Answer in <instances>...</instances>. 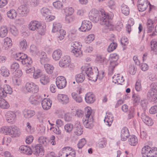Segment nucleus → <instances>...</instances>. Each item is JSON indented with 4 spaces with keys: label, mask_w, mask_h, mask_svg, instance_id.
Returning a JSON list of instances; mask_svg holds the SVG:
<instances>
[{
    "label": "nucleus",
    "mask_w": 157,
    "mask_h": 157,
    "mask_svg": "<svg viewBox=\"0 0 157 157\" xmlns=\"http://www.w3.org/2000/svg\"><path fill=\"white\" fill-rule=\"evenodd\" d=\"M99 11L95 9H92L89 13V16L90 20L95 23L99 21Z\"/></svg>",
    "instance_id": "11"
},
{
    "label": "nucleus",
    "mask_w": 157,
    "mask_h": 157,
    "mask_svg": "<svg viewBox=\"0 0 157 157\" xmlns=\"http://www.w3.org/2000/svg\"><path fill=\"white\" fill-rule=\"evenodd\" d=\"M54 6L57 9H61L63 6V3L60 1H57L53 3Z\"/></svg>",
    "instance_id": "55"
},
{
    "label": "nucleus",
    "mask_w": 157,
    "mask_h": 157,
    "mask_svg": "<svg viewBox=\"0 0 157 157\" xmlns=\"http://www.w3.org/2000/svg\"><path fill=\"white\" fill-rule=\"evenodd\" d=\"M11 129V126H4L1 128L0 129L1 133L5 135H10V132Z\"/></svg>",
    "instance_id": "46"
},
{
    "label": "nucleus",
    "mask_w": 157,
    "mask_h": 157,
    "mask_svg": "<svg viewBox=\"0 0 157 157\" xmlns=\"http://www.w3.org/2000/svg\"><path fill=\"white\" fill-rule=\"evenodd\" d=\"M44 67L46 72L48 74L52 73L54 69L52 65L49 64H45Z\"/></svg>",
    "instance_id": "41"
},
{
    "label": "nucleus",
    "mask_w": 157,
    "mask_h": 157,
    "mask_svg": "<svg viewBox=\"0 0 157 157\" xmlns=\"http://www.w3.org/2000/svg\"><path fill=\"white\" fill-rule=\"evenodd\" d=\"M141 117L144 122L148 126H151L153 124V122L151 119L147 115L145 112L142 113Z\"/></svg>",
    "instance_id": "19"
},
{
    "label": "nucleus",
    "mask_w": 157,
    "mask_h": 157,
    "mask_svg": "<svg viewBox=\"0 0 157 157\" xmlns=\"http://www.w3.org/2000/svg\"><path fill=\"white\" fill-rule=\"evenodd\" d=\"M96 60L99 63L102 64H103L106 62V58L101 56H98L96 58Z\"/></svg>",
    "instance_id": "60"
},
{
    "label": "nucleus",
    "mask_w": 157,
    "mask_h": 157,
    "mask_svg": "<svg viewBox=\"0 0 157 157\" xmlns=\"http://www.w3.org/2000/svg\"><path fill=\"white\" fill-rule=\"evenodd\" d=\"M118 59L119 56L116 54H111L110 55L109 60L110 62L109 69L111 71H113L115 67L118 65Z\"/></svg>",
    "instance_id": "8"
},
{
    "label": "nucleus",
    "mask_w": 157,
    "mask_h": 157,
    "mask_svg": "<svg viewBox=\"0 0 157 157\" xmlns=\"http://www.w3.org/2000/svg\"><path fill=\"white\" fill-rule=\"evenodd\" d=\"M150 5L147 0H138L137 7L139 11L143 12L147 8L148 5Z\"/></svg>",
    "instance_id": "13"
},
{
    "label": "nucleus",
    "mask_w": 157,
    "mask_h": 157,
    "mask_svg": "<svg viewBox=\"0 0 157 157\" xmlns=\"http://www.w3.org/2000/svg\"><path fill=\"white\" fill-rule=\"evenodd\" d=\"M101 14L100 20V24L106 27V29H112L113 25L111 22L110 20L109 19L107 13L104 11H102L101 12Z\"/></svg>",
    "instance_id": "5"
},
{
    "label": "nucleus",
    "mask_w": 157,
    "mask_h": 157,
    "mask_svg": "<svg viewBox=\"0 0 157 157\" xmlns=\"http://www.w3.org/2000/svg\"><path fill=\"white\" fill-rule=\"evenodd\" d=\"M62 26L61 24L58 22H55L53 24V26L52 29V32L53 33H56L59 31L61 29Z\"/></svg>",
    "instance_id": "45"
},
{
    "label": "nucleus",
    "mask_w": 157,
    "mask_h": 157,
    "mask_svg": "<svg viewBox=\"0 0 157 157\" xmlns=\"http://www.w3.org/2000/svg\"><path fill=\"white\" fill-rule=\"evenodd\" d=\"M107 115L105 117L104 121L105 124L110 126L111 125L113 121V117L111 113H106Z\"/></svg>",
    "instance_id": "26"
},
{
    "label": "nucleus",
    "mask_w": 157,
    "mask_h": 157,
    "mask_svg": "<svg viewBox=\"0 0 157 157\" xmlns=\"http://www.w3.org/2000/svg\"><path fill=\"white\" fill-rule=\"evenodd\" d=\"M151 51H152L155 54H157V42L154 40H153L150 42Z\"/></svg>",
    "instance_id": "43"
},
{
    "label": "nucleus",
    "mask_w": 157,
    "mask_h": 157,
    "mask_svg": "<svg viewBox=\"0 0 157 157\" xmlns=\"http://www.w3.org/2000/svg\"><path fill=\"white\" fill-rule=\"evenodd\" d=\"M85 115L82 119V123L84 126L86 128L91 129L94 126V114L92 112L90 107H86L85 109Z\"/></svg>",
    "instance_id": "1"
},
{
    "label": "nucleus",
    "mask_w": 157,
    "mask_h": 157,
    "mask_svg": "<svg viewBox=\"0 0 157 157\" xmlns=\"http://www.w3.org/2000/svg\"><path fill=\"white\" fill-rule=\"evenodd\" d=\"M129 136V133L127 128L124 127L121 130V140L124 141L127 140Z\"/></svg>",
    "instance_id": "23"
},
{
    "label": "nucleus",
    "mask_w": 157,
    "mask_h": 157,
    "mask_svg": "<svg viewBox=\"0 0 157 157\" xmlns=\"http://www.w3.org/2000/svg\"><path fill=\"white\" fill-rule=\"evenodd\" d=\"M113 82L115 83H117L119 84H121V83H123L124 81V79L123 76H117L116 78V76L113 77Z\"/></svg>",
    "instance_id": "40"
},
{
    "label": "nucleus",
    "mask_w": 157,
    "mask_h": 157,
    "mask_svg": "<svg viewBox=\"0 0 157 157\" xmlns=\"http://www.w3.org/2000/svg\"><path fill=\"white\" fill-rule=\"evenodd\" d=\"M157 94V86L155 83H153L151 84V89L147 93V97L149 99L154 101L156 99Z\"/></svg>",
    "instance_id": "9"
},
{
    "label": "nucleus",
    "mask_w": 157,
    "mask_h": 157,
    "mask_svg": "<svg viewBox=\"0 0 157 157\" xmlns=\"http://www.w3.org/2000/svg\"><path fill=\"white\" fill-rule=\"evenodd\" d=\"M71 96L74 100L77 102L80 103L82 101V97L75 92L72 93Z\"/></svg>",
    "instance_id": "38"
},
{
    "label": "nucleus",
    "mask_w": 157,
    "mask_h": 157,
    "mask_svg": "<svg viewBox=\"0 0 157 157\" xmlns=\"http://www.w3.org/2000/svg\"><path fill=\"white\" fill-rule=\"evenodd\" d=\"M65 13L68 16L71 15L74 12V9L71 7H67L63 9Z\"/></svg>",
    "instance_id": "56"
},
{
    "label": "nucleus",
    "mask_w": 157,
    "mask_h": 157,
    "mask_svg": "<svg viewBox=\"0 0 157 157\" xmlns=\"http://www.w3.org/2000/svg\"><path fill=\"white\" fill-rule=\"evenodd\" d=\"M13 90L10 86L6 84H4L3 87L0 89V97L5 98L7 94H11Z\"/></svg>",
    "instance_id": "10"
},
{
    "label": "nucleus",
    "mask_w": 157,
    "mask_h": 157,
    "mask_svg": "<svg viewBox=\"0 0 157 157\" xmlns=\"http://www.w3.org/2000/svg\"><path fill=\"white\" fill-rule=\"evenodd\" d=\"M20 134L21 131L18 128L15 126H11L10 135L11 136L16 137L19 136Z\"/></svg>",
    "instance_id": "20"
},
{
    "label": "nucleus",
    "mask_w": 157,
    "mask_h": 157,
    "mask_svg": "<svg viewBox=\"0 0 157 157\" xmlns=\"http://www.w3.org/2000/svg\"><path fill=\"white\" fill-rule=\"evenodd\" d=\"M133 101L136 103H138L140 102V98L139 95L137 94H134L132 96Z\"/></svg>",
    "instance_id": "64"
},
{
    "label": "nucleus",
    "mask_w": 157,
    "mask_h": 157,
    "mask_svg": "<svg viewBox=\"0 0 157 157\" xmlns=\"http://www.w3.org/2000/svg\"><path fill=\"white\" fill-rule=\"evenodd\" d=\"M92 26V24L90 21L84 20L82 21V25L79 28V29L82 32H86L90 30Z\"/></svg>",
    "instance_id": "15"
},
{
    "label": "nucleus",
    "mask_w": 157,
    "mask_h": 157,
    "mask_svg": "<svg viewBox=\"0 0 157 157\" xmlns=\"http://www.w3.org/2000/svg\"><path fill=\"white\" fill-rule=\"evenodd\" d=\"M37 85L32 82H27L25 85L24 90L25 93H35L39 91Z\"/></svg>",
    "instance_id": "7"
},
{
    "label": "nucleus",
    "mask_w": 157,
    "mask_h": 157,
    "mask_svg": "<svg viewBox=\"0 0 157 157\" xmlns=\"http://www.w3.org/2000/svg\"><path fill=\"white\" fill-rule=\"evenodd\" d=\"M24 116L26 118H31L35 114V112L34 110L25 109L23 112Z\"/></svg>",
    "instance_id": "30"
},
{
    "label": "nucleus",
    "mask_w": 157,
    "mask_h": 157,
    "mask_svg": "<svg viewBox=\"0 0 157 157\" xmlns=\"http://www.w3.org/2000/svg\"><path fill=\"white\" fill-rule=\"evenodd\" d=\"M2 98L0 97V107L2 109H8L10 105L7 101Z\"/></svg>",
    "instance_id": "39"
},
{
    "label": "nucleus",
    "mask_w": 157,
    "mask_h": 157,
    "mask_svg": "<svg viewBox=\"0 0 157 157\" xmlns=\"http://www.w3.org/2000/svg\"><path fill=\"white\" fill-rule=\"evenodd\" d=\"M52 101L47 98H44L41 102V105L43 108L44 110H48L51 107Z\"/></svg>",
    "instance_id": "22"
},
{
    "label": "nucleus",
    "mask_w": 157,
    "mask_h": 157,
    "mask_svg": "<svg viewBox=\"0 0 157 157\" xmlns=\"http://www.w3.org/2000/svg\"><path fill=\"white\" fill-rule=\"evenodd\" d=\"M17 11L21 17H24L27 15L29 13V10L26 5H22L18 8Z\"/></svg>",
    "instance_id": "17"
},
{
    "label": "nucleus",
    "mask_w": 157,
    "mask_h": 157,
    "mask_svg": "<svg viewBox=\"0 0 157 157\" xmlns=\"http://www.w3.org/2000/svg\"><path fill=\"white\" fill-rule=\"evenodd\" d=\"M8 32V29L6 26H2L0 28V36L1 37H5Z\"/></svg>",
    "instance_id": "44"
},
{
    "label": "nucleus",
    "mask_w": 157,
    "mask_h": 157,
    "mask_svg": "<svg viewBox=\"0 0 157 157\" xmlns=\"http://www.w3.org/2000/svg\"><path fill=\"white\" fill-rule=\"evenodd\" d=\"M129 144L133 146L136 145L138 143V139L137 137L134 135H132L130 136L128 140Z\"/></svg>",
    "instance_id": "34"
},
{
    "label": "nucleus",
    "mask_w": 157,
    "mask_h": 157,
    "mask_svg": "<svg viewBox=\"0 0 157 157\" xmlns=\"http://www.w3.org/2000/svg\"><path fill=\"white\" fill-rule=\"evenodd\" d=\"M4 40L3 47L5 49L7 50L9 47L12 46V41L10 38L8 37L6 38Z\"/></svg>",
    "instance_id": "36"
},
{
    "label": "nucleus",
    "mask_w": 157,
    "mask_h": 157,
    "mask_svg": "<svg viewBox=\"0 0 157 157\" xmlns=\"http://www.w3.org/2000/svg\"><path fill=\"white\" fill-rule=\"evenodd\" d=\"M71 62L70 57L68 56L62 57L59 62V65L61 67L66 68L69 65Z\"/></svg>",
    "instance_id": "16"
},
{
    "label": "nucleus",
    "mask_w": 157,
    "mask_h": 157,
    "mask_svg": "<svg viewBox=\"0 0 157 157\" xmlns=\"http://www.w3.org/2000/svg\"><path fill=\"white\" fill-rule=\"evenodd\" d=\"M40 145L44 147L48 145L49 141L46 137L43 136L40 137L38 139Z\"/></svg>",
    "instance_id": "31"
},
{
    "label": "nucleus",
    "mask_w": 157,
    "mask_h": 157,
    "mask_svg": "<svg viewBox=\"0 0 157 157\" xmlns=\"http://www.w3.org/2000/svg\"><path fill=\"white\" fill-rule=\"evenodd\" d=\"M32 63V61L31 58L28 57L25 60V61L23 62L22 64L26 66H28V65H30Z\"/></svg>",
    "instance_id": "62"
},
{
    "label": "nucleus",
    "mask_w": 157,
    "mask_h": 157,
    "mask_svg": "<svg viewBox=\"0 0 157 157\" xmlns=\"http://www.w3.org/2000/svg\"><path fill=\"white\" fill-rule=\"evenodd\" d=\"M29 26L30 30L32 31L36 30L41 35H44L45 32V26H42L38 21H32L29 24Z\"/></svg>",
    "instance_id": "4"
},
{
    "label": "nucleus",
    "mask_w": 157,
    "mask_h": 157,
    "mask_svg": "<svg viewBox=\"0 0 157 157\" xmlns=\"http://www.w3.org/2000/svg\"><path fill=\"white\" fill-rule=\"evenodd\" d=\"M73 128V125L71 123H68L65 125L64 127L65 131L67 133H71Z\"/></svg>",
    "instance_id": "51"
},
{
    "label": "nucleus",
    "mask_w": 157,
    "mask_h": 157,
    "mask_svg": "<svg viewBox=\"0 0 157 157\" xmlns=\"http://www.w3.org/2000/svg\"><path fill=\"white\" fill-rule=\"evenodd\" d=\"M19 151L22 153L28 155H31L32 151L31 148L28 146H21L19 148Z\"/></svg>",
    "instance_id": "24"
},
{
    "label": "nucleus",
    "mask_w": 157,
    "mask_h": 157,
    "mask_svg": "<svg viewBox=\"0 0 157 157\" xmlns=\"http://www.w3.org/2000/svg\"><path fill=\"white\" fill-rule=\"evenodd\" d=\"M6 120L7 122L11 124H14L16 120V113L15 112L9 111L6 114Z\"/></svg>",
    "instance_id": "14"
},
{
    "label": "nucleus",
    "mask_w": 157,
    "mask_h": 157,
    "mask_svg": "<svg viewBox=\"0 0 157 157\" xmlns=\"http://www.w3.org/2000/svg\"><path fill=\"white\" fill-rule=\"evenodd\" d=\"M128 71L130 74L134 75L136 72V68L135 66L131 65L129 67Z\"/></svg>",
    "instance_id": "63"
},
{
    "label": "nucleus",
    "mask_w": 157,
    "mask_h": 157,
    "mask_svg": "<svg viewBox=\"0 0 157 157\" xmlns=\"http://www.w3.org/2000/svg\"><path fill=\"white\" fill-rule=\"evenodd\" d=\"M71 52L76 57H81L82 56V51L81 49L82 45L81 43L74 41L71 44Z\"/></svg>",
    "instance_id": "6"
},
{
    "label": "nucleus",
    "mask_w": 157,
    "mask_h": 157,
    "mask_svg": "<svg viewBox=\"0 0 157 157\" xmlns=\"http://www.w3.org/2000/svg\"><path fill=\"white\" fill-rule=\"evenodd\" d=\"M56 83L57 87L62 89L65 87L67 84V81L64 77L59 76L56 79Z\"/></svg>",
    "instance_id": "12"
},
{
    "label": "nucleus",
    "mask_w": 157,
    "mask_h": 157,
    "mask_svg": "<svg viewBox=\"0 0 157 157\" xmlns=\"http://www.w3.org/2000/svg\"><path fill=\"white\" fill-rule=\"evenodd\" d=\"M27 46V42L25 39H22L19 42V47L20 49L24 51L26 49Z\"/></svg>",
    "instance_id": "48"
},
{
    "label": "nucleus",
    "mask_w": 157,
    "mask_h": 157,
    "mask_svg": "<svg viewBox=\"0 0 157 157\" xmlns=\"http://www.w3.org/2000/svg\"><path fill=\"white\" fill-rule=\"evenodd\" d=\"M41 13L43 16L46 18L48 17V15L51 13L49 9L46 7H43L41 10Z\"/></svg>",
    "instance_id": "50"
},
{
    "label": "nucleus",
    "mask_w": 157,
    "mask_h": 157,
    "mask_svg": "<svg viewBox=\"0 0 157 157\" xmlns=\"http://www.w3.org/2000/svg\"><path fill=\"white\" fill-rule=\"evenodd\" d=\"M1 75L4 77H8L10 74L9 70L5 67L2 66L0 68Z\"/></svg>",
    "instance_id": "35"
},
{
    "label": "nucleus",
    "mask_w": 157,
    "mask_h": 157,
    "mask_svg": "<svg viewBox=\"0 0 157 157\" xmlns=\"http://www.w3.org/2000/svg\"><path fill=\"white\" fill-rule=\"evenodd\" d=\"M44 150L42 147L40 146L39 144L35 145L33 147V152L34 154L36 156L44 155Z\"/></svg>",
    "instance_id": "21"
},
{
    "label": "nucleus",
    "mask_w": 157,
    "mask_h": 157,
    "mask_svg": "<svg viewBox=\"0 0 157 157\" xmlns=\"http://www.w3.org/2000/svg\"><path fill=\"white\" fill-rule=\"evenodd\" d=\"M66 34V32L63 29L60 30L58 33L59 35L58 37V40H61L63 39L64 37V36Z\"/></svg>",
    "instance_id": "57"
},
{
    "label": "nucleus",
    "mask_w": 157,
    "mask_h": 157,
    "mask_svg": "<svg viewBox=\"0 0 157 157\" xmlns=\"http://www.w3.org/2000/svg\"><path fill=\"white\" fill-rule=\"evenodd\" d=\"M62 55V52L61 50L58 49L54 51L52 54V57L55 60H59L61 58Z\"/></svg>",
    "instance_id": "32"
},
{
    "label": "nucleus",
    "mask_w": 157,
    "mask_h": 157,
    "mask_svg": "<svg viewBox=\"0 0 157 157\" xmlns=\"http://www.w3.org/2000/svg\"><path fill=\"white\" fill-rule=\"evenodd\" d=\"M85 100L87 103H92L95 100L94 95L92 93H88L86 95Z\"/></svg>",
    "instance_id": "27"
},
{
    "label": "nucleus",
    "mask_w": 157,
    "mask_h": 157,
    "mask_svg": "<svg viewBox=\"0 0 157 157\" xmlns=\"http://www.w3.org/2000/svg\"><path fill=\"white\" fill-rule=\"evenodd\" d=\"M39 53L40 54V62L41 64L44 63L45 61H47V56L46 53L43 51H39Z\"/></svg>",
    "instance_id": "49"
},
{
    "label": "nucleus",
    "mask_w": 157,
    "mask_h": 157,
    "mask_svg": "<svg viewBox=\"0 0 157 157\" xmlns=\"http://www.w3.org/2000/svg\"><path fill=\"white\" fill-rule=\"evenodd\" d=\"M42 99L39 95H33L30 96L29 101L32 104L36 105L41 101Z\"/></svg>",
    "instance_id": "18"
},
{
    "label": "nucleus",
    "mask_w": 157,
    "mask_h": 157,
    "mask_svg": "<svg viewBox=\"0 0 157 157\" xmlns=\"http://www.w3.org/2000/svg\"><path fill=\"white\" fill-rule=\"evenodd\" d=\"M40 81L42 84L45 85L49 82V80L48 76L42 75L41 77Z\"/></svg>",
    "instance_id": "53"
},
{
    "label": "nucleus",
    "mask_w": 157,
    "mask_h": 157,
    "mask_svg": "<svg viewBox=\"0 0 157 157\" xmlns=\"http://www.w3.org/2000/svg\"><path fill=\"white\" fill-rule=\"evenodd\" d=\"M10 31L15 36H17L18 34V32L17 29L14 26H12L11 27Z\"/></svg>",
    "instance_id": "58"
},
{
    "label": "nucleus",
    "mask_w": 157,
    "mask_h": 157,
    "mask_svg": "<svg viewBox=\"0 0 157 157\" xmlns=\"http://www.w3.org/2000/svg\"><path fill=\"white\" fill-rule=\"evenodd\" d=\"M33 74V77L35 79H37L43 75L42 72L40 70L37 69L34 71Z\"/></svg>",
    "instance_id": "54"
},
{
    "label": "nucleus",
    "mask_w": 157,
    "mask_h": 157,
    "mask_svg": "<svg viewBox=\"0 0 157 157\" xmlns=\"http://www.w3.org/2000/svg\"><path fill=\"white\" fill-rule=\"evenodd\" d=\"M86 141L85 138L81 139L78 144V148H82L86 144Z\"/></svg>",
    "instance_id": "59"
},
{
    "label": "nucleus",
    "mask_w": 157,
    "mask_h": 157,
    "mask_svg": "<svg viewBox=\"0 0 157 157\" xmlns=\"http://www.w3.org/2000/svg\"><path fill=\"white\" fill-rule=\"evenodd\" d=\"M83 132V127L79 122H77L75 124L74 133L78 136L81 135Z\"/></svg>",
    "instance_id": "25"
},
{
    "label": "nucleus",
    "mask_w": 157,
    "mask_h": 157,
    "mask_svg": "<svg viewBox=\"0 0 157 157\" xmlns=\"http://www.w3.org/2000/svg\"><path fill=\"white\" fill-rule=\"evenodd\" d=\"M81 69L82 72L86 74L88 77L89 80L94 82L97 80L98 73L97 68L96 67V68H94L92 69L90 66L85 65L84 66H82Z\"/></svg>",
    "instance_id": "2"
},
{
    "label": "nucleus",
    "mask_w": 157,
    "mask_h": 157,
    "mask_svg": "<svg viewBox=\"0 0 157 157\" xmlns=\"http://www.w3.org/2000/svg\"><path fill=\"white\" fill-rule=\"evenodd\" d=\"M117 47V44L114 42H113L109 46L107 51L109 52H110L114 50Z\"/></svg>",
    "instance_id": "52"
},
{
    "label": "nucleus",
    "mask_w": 157,
    "mask_h": 157,
    "mask_svg": "<svg viewBox=\"0 0 157 157\" xmlns=\"http://www.w3.org/2000/svg\"><path fill=\"white\" fill-rule=\"evenodd\" d=\"M58 99L61 101L60 102L63 104H66L69 103V99L68 96L64 94H59Z\"/></svg>",
    "instance_id": "28"
},
{
    "label": "nucleus",
    "mask_w": 157,
    "mask_h": 157,
    "mask_svg": "<svg viewBox=\"0 0 157 157\" xmlns=\"http://www.w3.org/2000/svg\"><path fill=\"white\" fill-rule=\"evenodd\" d=\"M141 153L143 157H157V148L145 146L142 149Z\"/></svg>",
    "instance_id": "3"
},
{
    "label": "nucleus",
    "mask_w": 157,
    "mask_h": 157,
    "mask_svg": "<svg viewBox=\"0 0 157 157\" xmlns=\"http://www.w3.org/2000/svg\"><path fill=\"white\" fill-rule=\"evenodd\" d=\"M8 17L12 19H14L17 16V13L16 10L13 9H11L7 13Z\"/></svg>",
    "instance_id": "37"
},
{
    "label": "nucleus",
    "mask_w": 157,
    "mask_h": 157,
    "mask_svg": "<svg viewBox=\"0 0 157 157\" xmlns=\"http://www.w3.org/2000/svg\"><path fill=\"white\" fill-rule=\"evenodd\" d=\"M75 78L76 81L78 83H82L84 80L85 77L84 73L82 72L80 74L76 75Z\"/></svg>",
    "instance_id": "42"
},
{
    "label": "nucleus",
    "mask_w": 157,
    "mask_h": 157,
    "mask_svg": "<svg viewBox=\"0 0 157 157\" xmlns=\"http://www.w3.org/2000/svg\"><path fill=\"white\" fill-rule=\"evenodd\" d=\"M28 57L24 53H19L16 54L15 58L16 60L21 62L22 64Z\"/></svg>",
    "instance_id": "29"
},
{
    "label": "nucleus",
    "mask_w": 157,
    "mask_h": 157,
    "mask_svg": "<svg viewBox=\"0 0 157 157\" xmlns=\"http://www.w3.org/2000/svg\"><path fill=\"white\" fill-rule=\"evenodd\" d=\"M121 10L122 13L125 15L127 16L129 14V9L128 6L124 4L121 5Z\"/></svg>",
    "instance_id": "47"
},
{
    "label": "nucleus",
    "mask_w": 157,
    "mask_h": 157,
    "mask_svg": "<svg viewBox=\"0 0 157 157\" xmlns=\"http://www.w3.org/2000/svg\"><path fill=\"white\" fill-rule=\"evenodd\" d=\"M95 38V36L93 34H90L86 38V40L87 43H90L94 40Z\"/></svg>",
    "instance_id": "61"
},
{
    "label": "nucleus",
    "mask_w": 157,
    "mask_h": 157,
    "mask_svg": "<svg viewBox=\"0 0 157 157\" xmlns=\"http://www.w3.org/2000/svg\"><path fill=\"white\" fill-rule=\"evenodd\" d=\"M70 149H72V148L69 147H65L63 148L59 153L60 156L61 157H66Z\"/></svg>",
    "instance_id": "33"
}]
</instances>
